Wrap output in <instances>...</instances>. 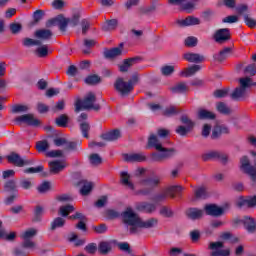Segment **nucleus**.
Listing matches in <instances>:
<instances>
[{"instance_id": "f257e3e1", "label": "nucleus", "mask_w": 256, "mask_h": 256, "mask_svg": "<svg viewBox=\"0 0 256 256\" xmlns=\"http://www.w3.org/2000/svg\"><path fill=\"white\" fill-rule=\"evenodd\" d=\"M121 217L126 225L130 226L131 235L139 232V229H152V227H157L159 220L157 218H150L143 221L141 217L138 216L133 208L128 207L124 212H122Z\"/></svg>"}, {"instance_id": "f03ea898", "label": "nucleus", "mask_w": 256, "mask_h": 256, "mask_svg": "<svg viewBox=\"0 0 256 256\" xmlns=\"http://www.w3.org/2000/svg\"><path fill=\"white\" fill-rule=\"evenodd\" d=\"M154 148L156 151H161L162 154L159 153H152L151 154V159L152 161L161 163V161H165V159H169L175 155V148H170L167 149L163 147L161 142H159V139L157 138L156 135L151 134L150 137L148 138V144L146 146V149H151Z\"/></svg>"}, {"instance_id": "7ed1b4c3", "label": "nucleus", "mask_w": 256, "mask_h": 256, "mask_svg": "<svg viewBox=\"0 0 256 256\" xmlns=\"http://www.w3.org/2000/svg\"><path fill=\"white\" fill-rule=\"evenodd\" d=\"M97 101V97L93 94V92H89L83 100L78 99L75 103V111L79 113L81 109H93L94 111H99L101 106L99 104H95Z\"/></svg>"}, {"instance_id": "20e7f679", "label": "nucleus", "mask_w": 256, "mask_h": 256, "mask_svg": "<svg viewBox=\"0 0 256 256\" xmlns=\"http://www.w3.org/2000/svg\"><path fill=\"white\" fill-rule=\"evenodd\" d=\"M240 86L236 87L234 91L230 94L233 101H243L247 97V89L253 84L251 83V78L245 77L239 79Z\"/></svg>"}, {"instance_id": "39448f33", "label": "nucleus", "mask_w": 256, "mask_h": 256, "mask_svg": "<svg viewBox=\"0 0 256 256\" xmlns=\"http://www.w3.org/2000/svg\"><path fill=\"white\" fill-rule=\"evenodd\" d=\"M159 183H160L159 178H155V179L147 178V179L140 180L139 184L141 185V187H144V188L138 191V195H144V196L150 195L151 191H153V188L157 187Z\"/></svg>"}, {"instance_id": "423d86ee", "label": "nucleus", "mask_w": 256, "mask_h": 256, "mask_svg": "<svg viewBox=\"0 0 256 256\" xmlns=\"http://www.w3.org/2000/svg\"><path fill=\"white\" fill-rule=\"evenodd\" d=\"M224 243L221 241L218 242H210L208 249L212 251L210 256H229L231 255V250L223 249Z\"/></svg>"}, {"instance_id": "0eeeda50", "label": "nucleus", "mask_w": 256, "mask_h": 256, "mask_svg": "<svg viewBox=\"0 0 256 256\" xmlns=\"http://www.w3.org/2000/svg\"><path fill=\"white\" fill-rule=\"evenodd\" d=\"M114 89L122 96L129 95L133 91V85L126 82L123 78L116 79Z\"/></svg>"}, {"instance_id": "6e6552de", "label": "nucleus", "mask_w": 256, "mask_h": 256, "mask_svg": "<svg viewBox=\"0 0 256 256\" xmlns=\"http://www.w3.org/2000/svg\"><path fill=\"white\" fill-rule=\"evenodd\" d=\"M35 235H37V229L35 228H30L20 235L23 240L22 247H24V249H33V247H35V242L31 240Z\"/></svg>"}, {"instance_id": "1a4fd4ad", "label": "nucleus", "mask_w": 256, "mask_h": 256, "mask_svg": "<svg viewBox=\"0 0 256 256\" xmlns=\"http://www.w3.org/2000/svg\"><path fill=\"white\" fill-rule=\"evenodd\" d=\"M213 39L216 43L223 45V43H227V41H231V30L229 28L218 29L214 33Z\"/></svg>"}, {"instance_id": "9d476101", "label": "nucleus", "mask_w": 256, "mask_h": 256, "mask_svg": "<svg viewBox=\"0 0 256 256\" xmlns=\"http://www.w3.org/2000/svg\"><path fill=\"white\" fill-rule=\"evenodd\" d=\"M8 163L11 165H15L16 167H25V165H32L33 160H23L21 155L11 152L8 156H6Z\"/></svg>"}, {"instance_id": "9b49d317", "label": "nucleus", "mask_w": 256, "mask_h": 256, "mask_svg": "<svg viewBox=\"0 0 256 256\" xmlns=\"http://www.w3.org/2000/svg\"><path fill=\"white\" fill-rule=\"evenodd\" d=\"M241 163V169L242 171H244V173H246L247 175H249L252 179V181H256V167L252 166L249 162V158H247V156H243L240 160Z\"/></svg>"}, {"instance_id": "f8f14e48", "label": "nucleus", "mask_w": 256, "mask_h": 256, "mask_svg": "<svg viewBox=\"0 0 256 256\" xmlns=\"http://www.w3.org/2000/svg\"><path fill=\"white\" fill-rule=\"evenodd\" d=\"M67 25H69V18L63 16H58L46 22V27L58 26L60 31H67Z\"/></svg>"}, {"instance_id": "ddd939ff", "label": "nucleus", "mask_w": 256, "mask_h": 256, "mask_svg": "<svg viewBox=\"0 0 256 256\" xmlns=\"http://www.w3.org/2000/svg\"><path fill=\"white\" fill-rule=\"evenodd\" d=\"M16 121L18 123H26V125H30L31 127H39L41 125V120L35 118L33 114L18 116Z\"/></svg>"}, {"instance_id": "4468645a", "label": "nucleus", "mask_w": 256, "mask_h": 256, "mask_svg": "<svg viewBox=\"0 0 256 256\" xmlns=\"http://www.w3.org/2000/svg\"><path fill=\"white\" fill-rule=\"evenodd\" d=\"M204 211H206V215H211L212 217H221V215L225 213V210L222 207L215 204L206 205Z\"/></svg>"}, {"instance_id": "2eb2a0df", "label": "nucleus", "mask_w": 256, "mask_h": 256, "mask_svg": "<svg viewBox=\"0 0 256 256\" xmlns=\"http://www.w3.org/2000/svg\"><path fill=\"white\" fill-rule=\"evenodd\" d=\"M34 37L39 41H50L53 38V31L50 29L41 28L35 31Z\"/></svg>"}, {"instance_id": "dca6fc26", "label": "nucleus", "mask_w": 256, "mask_h": 256, "mask_svg": "<svg viewBox=\"0 0 256 256\" xmlns=\"http://www.w3.org/2000/svg\"><path fill=\"white\" fill-rule=\"evenodd\" d=\"M141 61L140 57H134V58H128L123 61L121 65H119V71L121 73H127L129 71L130 67H133V65H137Z\"/></svg>"}, {"instance_id": "f3484780", "label": "nucleus", "mask_w": 256, "mask_h": 256, "mask_svg": "<svg viewBox=\"0 0 256 256\" xmlns=\"http://www.w3.org/2000/svg\"><path fill=\"white\" fill-rule=\"evenodd\" d=\"M203 161H209L210 159H219L223 163H227L228 156L217 151H212L202 156Z\"/></svg>"}, {"instance_id": "a211bd4d", "label": "nucleus", "mask_w": 256, "mask_h": 256, "mask_svg": "<svg viewBox=\"0 0 256 256\" xmlns=\"http://www.w3.org/2000/svg\"><path fill=\"white\" fill-rule=\"evenodd\" d=\"M125 161H129L131 163H143L147 161V156L144 153H133L126 154L124 157Z\"/></svg>"}, {"instance_id": "6ab92c4d", "label": "nucleus", "mask_w": 256, "mask_h": 256, "mask_svg": "<svg viewBox=\"0 0 256 256\" xmlns=\"http://www.w3.org/2000/svg\"><path fill=\"white\" fill-rule=\"evenodd\" d=\"M204 211L199 208H188L186 210V216L188 219H192V221H197V219H201L204 215Z\"/></svg>"}, {"instance_id": "aec40b11", "label": "nucleus", "mask_w": 256, "mask_h": 256, "mask_svg": "<svg viewBox=\"0 0 256 256\" xmlns=\"http://www.w3.org/2000/svg\"><path fill=\"white\" fill-rule=\"evenodd\" d=\"M136 209L144 213H154V211H157V206L147 202H140L136 204Z\"/></svg>"}, {"instance_id": "412c9836", "label": "nucleus", "mask_w": 256, "mask_h": 256, "mask_svg": "<svg viewBox=\"0 0 256 256\" xmlns=\"http://www.w3.org/2000/svg\"><path fill=\"white\" fill-rule=\"evenodd\" d=\"M67 167V164L65 162L61 161H52L49 162V168L50 172L53 173L54 175H57V173H61L63 169Z\"/></svg>"}, {"instance_id": "4be33fe9", "label": "nucleus", "mask_w": 256, "mask_h": 256, "mask_svg": "<svg viewBox=\"0 0 256 256\" xmlns=\"http://www.w3.org/2000/svg\"><path fill=\"white\" fill-rule=\"evenodd\" d=\"M183 58L189 63H203L205 61V57L197 53H186Z\"/></svg>"}, {"instance_id": "5701e85b", "label": "nucleus", "mask_w": 256, "mask_h": 256, "mask_svg": "<svg viewBox=\"0 0 256 256\" xmlns=\"http://www.w3.org/2000/svg\"><path fill=\"white\" fill-rule=\"evenodd\" d=\"M120 183L124 186L127 187L128 189H135V185L133 182H131V175L127 172H121L120 174Z\"/></svg>"}, {"instance_id": "b1692460", "label": "nucleus", "mask_w": 256, "mask_h": 256, "mask_svg": "<svg viewBox=\"0 0 256 256\" xmlns=\"http://www.w3.org/2000/svg\"><path fill=\"white\" fill-rule=\"evenodd\" d=\"M242 221H243L244 227L248 231V233H255V231H256V221H255L254 218H251L249 216H245Z\"/></svg>"}, {"instance_id": "393cba45", "label": "nucleus", "mask_w": 256, "mask_h": 256, "mask_svg": "<svg viewBox=\"0 0 256 256\" xmlns=\"http://www.w3.org/2000/svg\"><path fill=\"white\" fill-rule=\"evenodd\" d=\"M201 21L199 18H195L193 16H188L183 20H178V24L181 25L182 27H189L191 25H199Z\"/></svg>"}, {"instance_id": "a878e982", "label": "nucleus", "mask_w": 256, "mask_h": 256, "mask_svg": "<svg viewBox=\"0 0 256 256\" xmlns=\"http://www.w3.org/2000/svg\"><path fill=\"white\" fill-rule=\"evenodd\" d=\"M197 71H201L200 65H193L191 67L185 68L180 72V77H191V75H195Z\"/></svg>"}, {"instance_id": "bb28decb", "label": "nucleus", "mask_w": 256, "mask_h": 256, "mask_svg": "<svg viewBox=\"0 0 256 256\" xmlns=\"http://www.w3.org/2000/svg\"><path fill=\"white\" fill-rule=\"evenodd\" d=\"M223 133L224 134L229 133V128H227V126H215L212 131L211 138L219 139V137H221V135H223Z\"/></svg>"}, {"instance_id": "cd10ccee", "label": "nucleus", "mask_w": 256, "mask_h": 256, "mask_svg": "<svg viewBox=\"0 0 256 256\" xmlns=\"http://www.w3.org/2000/svg\"><path fill=\"white\" fill-rule=\"evenodd\" d=\"M229 55H231V48L227 47L221 50L218 54H215L214 59L215 61H219V63H223V61H225Z\"/></svg>"}, {"instance_id": "c85d7f7f", "label": "nucleus", "mask_w": 256, "mask_h": 256, "mask_svg": "<svg viewBox=\"0 0 256 256\" xmlns=\"http://www.w3.org/2000/svg\"><path fill=\"white\" fill-rule=\"evenodd\" d=\"M119 137H121V132L119 130H112L102 134V139H104V141H116Z\"/></svg>"}, {"instance_id": "c756f323", "label": "nucleus", "mask_w": 256, "mask_h": 256, "mask_svg": "<svg viewBox=\"0 0 256 256\" xmlns=\"http://www.w3.org/2000/svg\"><path fill=\"white\" fill-rule=\"evenodd\" d=\"M172 93H188L189 86L185 82H179L171 88Z\"/></svg>"}, {"instance_id": "7c9ffc66", "label": "nucleus", "mask_w": 256, "mask_h": 256, "mask_svg": "<svg viewBox=\"0 0 256 256\" xmlns=\"http://www.w3.org/2000/svg\"><path fill=\"white\" fill-rule=\"evenodd\" d=\"M3 222L0 221V239H6V241H15V237H17V233L10 232L9 234L5 233V230H2Z\"/></svg>"}, {"instance_id": "2f4dec72", "label": "nucleus", "mask_w": 256, "mask_h": 256, "mask_svg": "<svg viewBox=\"0 0 256 256\" xmlns=\"http://www.w3.org/2000/svg\"><path fill=\"white\" fill-rule=\"evenodd\" d=\"M121 53H122L121 48H112L104 52V57H106V59H115V57H119Z\"/></svg>"}, {"instance_id": "473e14b6", "label": "nucleus", "mask_w": 256, "mask_h": 256, "mask_svg": "<svg viewBox=\"0 0 256 256\" xmlns=\"http://www.w3.org/2000/svg\"><path fill=\"white\" fill-rule=\"evenodd\" d=\"M245 205H247V207H255V205H256V196H253L250 199L241 198L240 201H238V203H237L238 207H245Z\"/></svg>"}, {"instance_id": "72a5a7b5", "label": "nucleus", "mask_w": 256, "mask_h": 256, "mask_svg": "<svg viewBox=\"0 0 256 256\" xmlns=\"http://www.w3.org/2000/svg\"><path fill=\"white\" fill-rule=\"evenodd\" d=\"M80 183H82L83 185L82 188L80 189V194H82L83 196H86L90 194L91 191H93V183L88 181H82Z\"/></svg>"}, {"instance_id": "f704fd0d", "label": "nucleus", "mask_w": 256, "mask_h": 256, "mask_svg": "<svg viewBox=\"0 0 256 256\" xmlns=\"http://www.w3.org/2000/svg\"><path fill=\"white\" fill-rule=\"evenodd\" d=\"M177 113H181L179 107L169 106L162 112V115H164V117H172V115H177Z\"/></svg>"}, {"instance_id": "c9c22d12", "label": "nucleus", "mask_w": 256, "mask_h": 256, "mask_svg": "<svg viewBox=\"0 0 256 256\" xmlns=\"http://www.w3.org/2000/svg\"><path fill=\"white\" fill-rule=\"evenodd\" d=\"M166 191L168 193V197H171V199L177 197L181 191H183V188L181 186H172L166 188Z\"/></svg>"}, {"instance_id": "e433bc0d", "label": "nucleus", "mask_w": 256, "mask_h": 256, "mask_svg": "<svg viewBox=\"0 0 256 256\" xmlns=\"http://www.w3.org/2000/svg\"><path fill=\"white\" fill-rule=\"evenodd\" d=\"M35 54L37 55V57H40V58L47 57V55H49V46L42 45V46L38 47L35 50Z\"/></svg>"}, {"instance_id": "4c0bfd02", "label": "nucleus", "mask_w": 256, "mask_h": 256, "mask_svg": "<svg viewBox=\"0 0 256 256\" xmlns=\"http://www.w3.org/2000/svg\"><path fill=\"white\" fill-rule=\"evenodd\" d=\"M199 119H215V114L209 110L200 109L198 111Z\"/></svg>"}, {"instance_id": "58836bf2", "label": "nucleus", "mask_w": 256, "mask_h": 256, "mask_svg": "<svg viewBox=\"0 0 256 256\" xmlns=\"http://www.w3.org/2000/svg\"><path fill=\"white\" fill-rule=\"evenodd\" d=\"M47 149H49V142H47V140L36 142V151H38V153H45Z\"/></svg>"}, {"instance_id": "ea45409f", "label": "nucleus", "mask_w": 256, "mask_h": 256, "mask_svg": "<svg viewBox=\"0 0 256 256\" xmlns=\"http://www.w3.org/2000/svg\"><path fill=\"white\" fill-rule=\"evenodd\" d=\"M216 107H217V111H219V113H222V115L231 114V108H229L228 105L225 104L224 102L217 103Z\"/></svg>"}, {"instance_id": "a19ab883", "label": "nucleus", "mask_w": 256, "mask_h": 256, "mask_svg": "<svg viewBox=\"0 0 256 256\" xmlns=\"http://www.w3.org/2000/svg\"><path fill=\"white\" fill-rule=\"evenodd\" d=\"M73 211H75V207L73 205L61 206L59 209V213L62 217H67L70 213H73Z\"/></svg>"}, {"instance_id": "79ce46f5", "label": "nucleus", "mask_w": 256, "mask_h": 256, "mask_svg": "<svg viewBox=\"0 0 256 256\" xmlns=\"http://www.w3.org/2000/svg\"><path fill=\"white\" fill-rule=\"evenodd\" d=\"M98 250L101 255H107L111 251V244L109 242H100Z\"/></svg>"}, {"instance_id": "37998d69", "label": "nucleus", "mask_w": 256, "mask_h": 256, "mask_svg": "<svg viewBox=\"0 0 256 256\" xmlns=\"http://www.w3.org/2000/svg\"><path fill=\"white\" fill-rule=\"evenodd\" d=\"M169 197V194L167 192V188L162 190L160 193L156 194L153 198L152 201H155L156 203H159L161 201H165Z\"/></svg>"}, {"instance_id": "c03bdc74", "label": "nucleus", "mask_w": 256, "mask_h": 256, "mask_svg": "<svg viewBox=\"0 0 256 256\" xmlns=\"http://www.w3.org/2000/svg\"><path fill=\"white\" fill-rule=\"evenodd\" d=\"M196 199H207V189L205 187H199L194 192Z\"/></svg>"}, {"instance_id": "a18cd8bd", "label": "nucleus", "mask_w": 256, "mask_h": 256, "mask_svg": "<svg viewBox=\"0 0 256 256\" xmlns=\"http://www.w3.org/2000/svg\"><path fill=\"white\" fill-rule=\"evenodd\" d=\"M67 123H69V117L65 114L56 118V125H58V127H67Z\"/></svg>"}, {"instance_id": "49530a36", "label": "nucleus", "mask_w": 256, "mask_h": 256, "mask_svg": "<svg viewBox=\"0 0 256 256\" xmlns=\"http://www.w3.org/2000/svg\"><path fill=\"white\" fill-rule=\"evenodd\" d=\"M89 159L91 165H94V167H97V165H101L103 163V159L101 156H99V154H91Z\"/></svg>"}, {"instance_id": "de8ad7c7", "label": "nucleus", "mask_w": 256, "mask_h": 256, "mask_svg": "<svg viewBox=\"0 0 256 256\" xmlns=\"http://www.w3.org/2000/svg\"><path fill=\"white\" fill-rule=\"evenodd\" d=\"M80 129L82 131L83 137H85L86 139H89V131L91 129V126H89V123L87 122L80 123Z\"/></svg>"}, {"instance_id": "09e8293b", "label": "nucleus", "mask_w": 256, "mask_h": 256, "mask_svg": "<svg viewBox=\"0 0 256 256\" xmlns=\"http://www.w3.org/2000/svg\"><path fill=\"white\" fill-rule=\"evenodd\" d=\"M180 121L181 123H183V125H186V127L190 129H193L195 127V122L189 119V116L187 115L181 116Z\"/></svg>"}, {"instance_id": "8fccbe9b", "label": "nucleus", "mask_w": 256, "mask_h": 256, "mask_svg": "<svg viewBox=\"0 0 256 256\" xmlns=\"http://www.w3.org/2000/svg\"><path fill=\"white\" fill-rule=\"evenodd\" d=\"M63 225H65V219L58 217L56 219H54V221L51 224V229L52 231H55V229L59 228V227H63Z\"/></svg>"}, {"instance_id": "3c124183", "label": "nucleus", "mask_w": 256, "mask_h": 256, "mask_svg": "<svg viewBox=\"0 0 256 256\" xmlns=\"http://www.w3.org/2000/svg\"><path fill=\"white\" fill-rule=\"evenodd\" d=\"M100 82H101V78L97 75H91L85 79V83H87V85H97V83H100Z\"/></svg>"}, {"instance_id": "603ef678", "label": "nucleus", "mask_w": 256, "mask_h": 256, "mask_svg": "<svg viewBox=\"0 0 256 256\" xmlns=\"http://www.w3.org/2000/svg\"><path fill=\"white\" fill-rule=\"evenodd\" d=\"M190 131H193V129L189 128L188 126L185 127L180 125L176 128V133L178 135H181L182 137H185V135H187V133H190Z\"/></svg>"}, {"instance_id": "864d4df0", "label": "nucleus", "mask_w": 256, "mask_h": 256, "mask_svg": "<svg viewBox=\"0 0 256 256\" xmlns=\"http://www.w3.org/2000/svg\"><path fill=\"white\" fill-rule=\"evenodd\" d=\"M27 111H29V107L25 105L16 104L12 106V113H25Z\"/></svg>"}, {"instance_id": "5fc2aeb1", "label": "nucleus", "mask_w": 256, "mask_h": 256, "mask_svg": "<svg viewBox=\"0 0 256 256\" xmlns=\"http://www.w3.org/2000/svg\"><path fill=\"white\" fill-rule=\"evenodd\" d=\"M160 215H162V217H172L173 216V210H171V208L167 207V206H162L160 208Z\"/></svg>"}, {"instance_id": "6e6d98bb", "label": "nucleus", "mask_w": 256, "mask_h": 256, "mask_svg": "<svg viewBox=\"0 0 256 256\" xmlns=\"http://www.w3.org/2000/svg\"><path fill=\"white\" fill-rule=\"evenodd\" d=\"M197 42H198V40H197V38L194 37V36H190V37H187V38L185 39V45H186V47H196Z\"/></svg>"}, {"instance_id": "4d7b16f0", "label": "nucleus", "mask_w": 256, "mask_h": 256, "mask_svg": "<svg viewBox=\"0 0 256 256\" xmlns=\"http://www.w3.org/2000/svg\"><path fill=\"white\" fill-rule=\"evenodd\" d=\"M23 45L25 47H32L33 45H41V41L40 40H33L31 38H26L23 41Z\"/></svg>"}, {"instance_id": "13d9d810", "label": "nucleus", "mask_w": 256, "mask_h": 256, "mask_svg": "<svg viewBox=\"0 0 256 256\" xmlns=\"http://www.w3.org/2000/svg\"><path fill=\"white\" fill-rule=\"evenodd\" d=\"M174 71H175V67H173V66L166 65L161 68L162 75H164L166 77L173 74Z\"/></svg>"}, {"instance_id": "bf43d9fd", "label": "nucleus", "mask_w": 256, "mask_h": 256, "mask_svg": "<svg viewBox=\"0 0 256 256\" xmlns=\"http://www.w3.org/2000/svg\"><path fill=\"white\" fill-rule=\"evenodd\" d=\"M229 93V90L227 89H219L214 91V97H216L217 99H222L223 97H227Z\"/></svg>"}, {"instance_id": "052dcab7", "label": "nucleus", "mask_w": 256, "mask_h": 256, "mask_svg": "<svg viewBox=\"0 0 256 256\" xmlns=\"http://www.w3.org/2000/svg\"><path fill=\"white\" fill-rule=\"evenodd\" d=\"M182 10L187 11V13H191L193 9H195V2H183L182 4Z\"/></svg>"}, {"instance_id": "680f3d73", "label": "nucleus", "mask_w": 256, "mask_h": 256, "mask_svg": "<svg viewBox=\"0 0 256 256\" xmlns=\"http://www.w3.org/2000/svg\"><path fill=\"white\" fill-rule=\"evenodd\" d=\"M51 189V184L49 182H43L40 186H38L39 193H47Z\"/></svg>"}, {"instance_id": "e2e57ef3", "label": "nucleus", "mask_w": 256, "mask_h": 256, "mask_svg": "<svg viewBox=\"0 0 256 256\" xmlns=\"http://www.w3.org/2000/svg\"><path fill=\"white\" fill-rule=\"evenodd\" d=\"M85 251H87V253H90V255H94V253L97 252V244L95 243L88 244L85 247Z\"/></svg>"}, {"instance_id": "0e129e2a", "label": "nucleus", "mask_w": 256, "mask_h": 256, "mask_svg": "<svg viewBox=\"0 0 256 256\" xmlns=\"http://www.w3.org/2000/svg\"><path fill=\"white\" fill-rule=\"evenodd\" d=\"M21 29H22V26L19 23H12V24H10V31L14 35L19 33V31H21Z\"/></svg>"}, {"instance_id": "69168bd1", "label": "nucleus", "mask_w": 256, "mask_h": 256, "mask_svg": "<svg viewBox=\"0 0 256 256\" xmlns=\"http://www.w3.org/2000/svg\"><path fill=\"white\" fill-rule=\"evenodd\" d=\"M4 187H5L6 191H15L17 189V185L15 184V182L13 180L6 182Z\"/></svg>"}, {"instance_id": "338daca9", "label": "nucleus", "mask_w": 256, "mask_h": 256, "mask_svg": "<svg viewBox=\"0 0 256 256\" xmlns=\"http://www.w3.org/2000/svg\"><path fill=\"white\" fill-rule=\"evenodd\" d=\"M43 171V166L31 167L24 170V173H41Z\"/></svg>"}, {"instance_id": "774afa93", "label": "nucleus", "mask_w": 256, "mask_h": 256, "mask_svg": "<svg viewBox=\"0 0 256 256\" xmlns=\"http://www.w3.org/2000/svg\"><path fill=\"white\" fill-rule=\"evenodd\" d=\"M245 73H249V75H255L256 74V65L250 64L245 68Z\"/></svg>"}]
</instances>
